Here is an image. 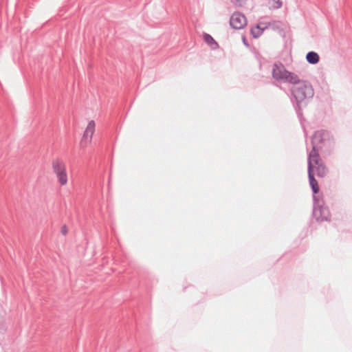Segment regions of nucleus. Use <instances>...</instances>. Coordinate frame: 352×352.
Here are the masks:
<instances>
[{
	"label": "nucleus",
	"mask_w": 352,
	"mask_h": 352,
	"mask_svg": "<svg viewBox=\"0 0 352 352\" xmlns=\"http://www.w3.org/2000/svg\"><path fill=\"white\" fill-rule=\"evenodd\" d=\"M291 102L299 119L302 118V109L308 104L314 96L311 84L298 76V82H292Z\"/></svg>",
	"instance_id": "nucleus-1"
},
{
	"label": "nucleus",
	"mask_w": 352,
	"mask_h": 352,
	"mask_svg": "<svg viewBox=\"0 0 352 352\" xmlns=\"http://www.w3.org/2000/svg\"><path fill=\"white\" fill-rule=\"evenodd\" d=\"M312 149L308 154L307 168L311 165L314 169L313 162L316 165L322 161L320 160L319 151H330L334 145V140L330 133L325 130L316 131L311 136Z\"/></svg>",
	"instance_id": "nucleus-2"
},
{
	"label": "nucleus",
	"mask_w": 352,
	"mask_h": 352,
	"mask_svg": "<svg viewBox=\"0 0 352 352\" xmlns=\"http://www.w3.org/2000/svg\"><path fill=\"white\" fill-rule=\"evenodd\" d=\"M272 76L276 82L292 84L298 82V75L288 71L282 62L276 61L272 65Z\"/></svg>",
	"instance_id": "nucleus-3"
},
{
	"label": "nucleus",
	"mask_w": 352,
	"mask_h": 352,
	"mask_svg": "<svg viewBox=\"0 0 352 352\" xmlns=\"http://www.w3.org/2000/svg\"><path fill=\"white\" fill-rule=\"evenodd\" d=\"M314 208L313 216L318 222L329 221L330 217V211L327 206L324 205V202L320 199L319 196H314Z\"/></svg>",
	"instance_id": "nucleus-4"
},
{
	"label": "nucleus",
	"mask_w": 352,
	"mask_h": 352,
	"mask_svg": "<svg viewBox=\"0 0 352 352\" xmlns=\"http://www.w3.org/2000/svg\"><path fill=\"white\" fill-rule=\"evenodd\" d=\"M52 168L60 184L65 185L67 183V174L65 163L59 159L54 160L52 161Z\"/></svg>",
	"instance_id": "nucleus-5"
},
{
	"label": "nucleus",
	"mask_w": 352,
	"mask_h": 352,
	"mask_svg": "<svg viewBox=\"0 0 352 352\" xmlns=\"http://www.w3.org/2000/svg\"><path fill=\"white\" fill-rule=\"evenodd\" d=\"M247 24L245 16L241 12H235L230 19V25L234 30H241Z\"/></svg>",
	"instance_id": "nucleus-6"
},
{
	"label": "nucleus",
	"mask_w": 352,
	"mask_h": 352,
	"mask_svg": "<svg viewBox=\"0 0 352 352\" xmlns=\"http://www.w3.org/2000/svg\"><path fill=\"white\" fill-rule=\"evenodd\" d=\"M95 131V122L94 120H91L89 122L86 129L82 135L80 146H85L88 143H90L92 139V135Z\"/></svg>",
	"instance_id": "nucleus-7"
},
{
	"label": "nucleus",
	"mask_w": 352,
	"mask_h": 352,
	"mask_svg": "<svg viewBox=\"0 0 352 352\" xmlns=\"http://www.w3.org/2000/svg\"><path fill=\"white\" fill-rule=\"evenodd\" d=\"M307 174L309 186L313 192V197L317 196L316 194L319 192L320 188L314 176V169L311 168V165H309V168H307Z\"/></svg>",
	"instance_id": "nucleus-8"
},
{
	"label": "nucleus",
	"mask_w": 352,
	"mask_h": 352,
	"mask_svg": "<svg viewBox=\"0 0 352 352\" xmlns=\"http://www.w3.org/2000/svg\"><path fill=\"white\" fill-rule=\"evenodd\" d=\"M203 38L205 43H207L212 50H217L219 47V44L215 41V40L210 34L208 33H204Z\"/></svg>",
	"instance_id": "nucleus-9"
},
{
	"label": "nucleus",
	"mask_w": 352,
	"mask_h": 352,
	"mask_svg": "<svg viewBox=\"0 0 352 352\" xmlns=\"http://www.w3.org/2000/svg\"><path fill=\"white\" fill-rule=\"evenodd\" d=\"M306 60L309 64L316 65L320 61V56L316 52L310 51L306 55Z\"/></svg>",
	"instance_id": "nucleus-10"
},
{
	"label": "nucleus",
	"mask_w": 352,
	"mask_h": 352,
	"mask_svg": "<svg viewBox=\"0 0 352 352\" xmlns=\"http://www.w3.org/2000/svg\"><path fill=\"white\" fill-rule=\"evenodd\" d=\"M316 175L318 177H322V178L324 177L327 175L329 170H328L327 167L323 163V162L316 164Z\"/></svg>",
	"instance_id": "nucleus-11"
},
{
	"label": "nucleus",
	"mask_w": 352,
	"mask_h": 352,
	"mask_svg": "<svg viewBox=\"0 0 352 352\" xmlns=\"http://www.w3.org/2000/svg\"><path fill=\"white\" fill-rule=\"evenodd\" d=\"M251 34L253 38H258L263 34V30H259V24H257L255 27L251 29Z\"/></svg>",
	"instance_id": "nucleus-12"
},
{
	"label": "nucleus",
	"mask_w": 352,
	"mask_h": 352,
	"mask_svg": "<svg viewBox=\"0 0 352 352\" xmlns=\"http://www.w3.org/2000/svg\"><path fill=\"white\" fill-rule=\"evenodd\" d=\"M274 3V4L272 5V7L274 9H278L280 8H281L282 6V1L281 0H272Z\"/></svg>",
	"instance_id": "nucleus-13"
},
{
	"label": "nucleus",
	"mask_w": 352,
	"mask_h": 352,
	"mask_svg": "<svg viewBox=\"0 0 352 352\" xmlns=\"http://www.w3.org/2000/svg\"><path fill=\"white\" fill-rule=\"evenodd\" d=\"M61 233L63 235H66L67 234V226L65 225L62 226V228H61Z\"/></svg>",
	"instance_id": "nucleus-14"
},
{
	"label": "nucleus",
	"mask_w": 352,
	"mask_h": 352,
	"mask_svg": "<svg viewBox=\"0 0 352 352\" xmlns=\"http://www.w3.org/2000/svg\"><path fill=\"white\" fill-rule=\"evenodd\" d=\"M242 40H243V44H244L245 46H249V44H248V41H247V40H246V38H245V36H243V37H242Z\"/></svg>",
	"instance_id": "nucleus-15"
},
{
	"label": "nucleus",
	"mask_w": 352,
	"mask_h": 352,
	"mask_svg": "<svg viewBox=\"0 0 352 352\" xmlns=\"http://www.w3.org/2000/svg\"><path fill=\"white\" fill-rule=\"evenodd\" d=\"M266 28H267V27H266V26H265L264 28H261V25H259V30H263V31H264V30H265V29H266Z\"/></svg>",
	"instance_id": "nucleus-16"
},
{
	"label": "nucleus",
	"mask_w": 352,
	"mask_h": 352,
	"mask_svg": "<svg viewBox=\"0 0 352 352\" xmlns=\"http://www.w3.org/2000/svg\"><path fill=\"white\" fill-rule=\"evenodd\" d=\"M236 2H240L241 0H236Z\"/></svg>",
	"instance_id": "nucleus-17"
}]
</instances>
